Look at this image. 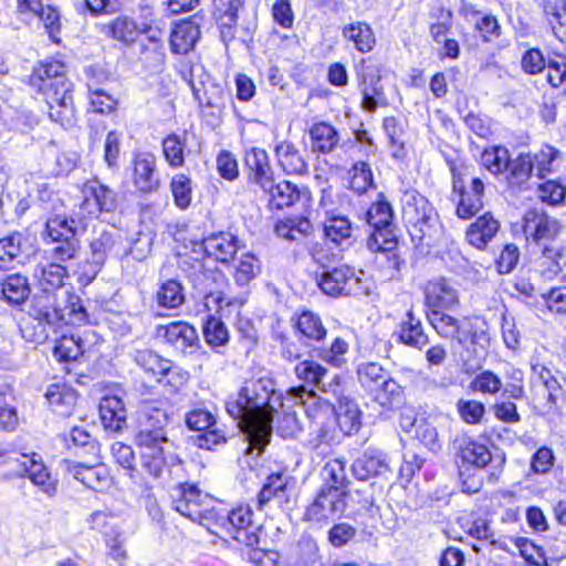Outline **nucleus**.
Masks as SVG:
<instances>
[{
    "mask_svg": "<svg viewBox=\"0 0 566 566\" xmlns=\"http://www.w3.org/2000/svg\"><path fill=\"white\" fill-rule=\"evenodd\" d=\"M283 407L282 396L269 377L247 380L237 395L226 401L227 412L240 421L249 447L247 452L258 449L260 454L270 442L274 413Z\"/></svg>",
    "mask_w": 566,
    "mask_h": 566,
    "instance_id": "nucleus-1",
    "label": "nucleus"
},
{
    "mask_svg": "<svg viewBox=\"0 0 566 566\" xmlns=\"http://www.w3.org/2000/svg\"><path fill=\"white\" fill-rule=\"evenodd\" d=\"M30 85L44 95L51 120L64 128L75 124L73 83L60 61L41 62L30 75Z\"/></svg>",
    "mask_w": 566,
    "mask_h": 566,
    "instance_id": "nucleus-2",
    "label": "nucleus"
},
{
    "mask_svg": "<svg viewBox=\"0 0 566 566\" xmlns=\"http://www.w3.org/2000/svg\"><path fill=\"white\" fill-rule=\"evenodd\" d=\"M432 327L442 338L454 343L453 353L458 355L465 373L482 367L488 355L490 337L484 332L474 331L467 318L459 319L451 315L432 314Z\"/></svg>",
    "mask_w": 566,
    "mask_h": 566,
    "instance_id": "nucleus-3",
    "label": "nucleus"
},
{
    "mask_svg": "<svg viewBox=\"0 0 566 566\" xmlns=\"http://www.w3.org/2000/svg\"><path fill=\"white\" fill-rule=\"evenodd\" d=\"M166 422L167 417L163 410L153 409V412L148 413V407L144 405V468L154 478L161 476L168 457L172 458V443L163 432Z\"/></svg>",
    "mask_w": 566,
    "mask_h": 566,
    "instance_id": "nucleus-4",
    "label": "nucleus"
},
{
    "mask_svg": "<svg viewBox=\"0 0 566 566\" xmlns=\"http://www.w3.org/2000/svg\"><path fill=\"white\" fill-rule=\"evenodd\" d=\"M168 22L164 17H158L144 7V67L151 75H159L166 65L165 39L167 36Z\"/></svg>",
    "mask_w": 566,
    "mask_h": 566,
    "instance_id": "nucleus-5",
    "label": "nucleus"
},
{
    "mask_svg": "<svg viewBox=\"0 0 566 566\" xmlns=\"http://www.w3.org/2000/svg\"><path fill=\"white\" fill-rule=\"evenodd\" d=\"M43 237L44 240L50 239L55 243L51 254L54 260L60 262L73 260L81 248L76 221L66 216L54 214L48 218Z\"/></svg>",
    "mask_w": 566,
    "mask_h": 566,
    "instance_id": "nucleus-6",
    "label": "nucleus"
},
{
    "mask_svg": "<svg viewBox=\"0 0 566 566\" xmlns=\"http://www.w3.org/2000/svg\"><path fill=\"white\" fill-rule=\"evenodd\" d=\"M457 455L463 463L471 464L476 469H489V481L496 483L503 472L505 455L496 452L492 453L489 447L471 437L461 436L454 439Z\"/></svg>",
    "mask_w": 566,
    "mask_h": 566,
    "instance_id": "nucleus-7",
    "label": "nucleus"
},
{
    "mask_svg": "<svg viewBox=\"0 0 566 566\" xmlns=\"http://www.w3.org/2000/svg\"><path fill=\"white\" fill-rule=\"evenodd\" d=\"M394 211L389 202L378 200L366 212V221L373 228L367 247L373 252L392 251L397 245Z\"/></svg>",
    "mask_w": 566,
    "mask_h": 566,
    "instance_id": "nucleus-8",
    "label": "nucleus"
},
{
    "mask_svg": "<svg viewBox=\"0 0 566 566\" xmlns=\"http://www.w3.org/2000/svg\"><path fill=\"white\" fill-rule=\"evenodd\" d=\"M30 317L36 322L33 333L29 334V327L22 329L23 337L30 342L42 344L49 338V327H54L61 321V311L56 306L55 294L42 291L31 300Z\"/></svg>",
    "mask_w": 566,
    "mask_h": 566,
    "instance_id": "nucleus-9",
    "label": "nucleus"
},
{
    "mask_svg": "<svg viewBox=\"0 0 566 566\" xmlns=\"http://www.w3.org/2000/svg\"><path fill=\"white\" fill-rule=\"evenodd\" d=\"M402 217L419 238H431L438 224V214L429 200L416 189H408L401 197Z\"/></svg>",
    "mask_w": 566,
    "mask_h": 566,
    "instance_id": "nucleus-10",
    "label": "nucleus"
},
{
    "mask_svg": "<svg viewBox=\"0 0 566 566\" xmlns=\"http://www.w3.org/2000/svg\"><path fill=\"white\" fill-rule=\"evenodd\" d=\"M174 509L191 521L208 518L212 499L196 485L180 484L171 492Z\"/></svg>",
    "mask_w": 566,
    "mask_h": 566,
    "instance_id": "nucleus-11",
    "label": "nucleus"
},
{
    "mask_svg": "<svg viewBox=\"0 0 566 566\" xmlns=\"http://www.w3.org/2000/svg\"><path fill=\"white\" fill-rule=\"evenodd\" d=\"M560 231L559 222L542 209L527 210L523 218V232L528 242L537 248L559 244L557 237Z\"/></svg>",
    "mask_w": 566,
    "mask_h": 566,
    "instance_id": "nucleus-12",
    "label": "nucleus"
},
{
    "mask_svg": "<svg viewBox=\"0 0 566 566\" xmlns=\"http://www.w3.org/2000/svg\"><path fill=\"white\" fill-rule=\"evenodd\" d=\"M154 338L166 342L184 354H195L200 347L199 335L193 326L184 321H174L154 326Z\"/></svg>",
    "mask_w": 566,
    "mask_h": 566,
    "instance_id": "nucleus-13",
    "label": "nucleus"
},
{
    "mask_svg": "<svg viewBox=\"0 0 566 566\" xmlns=\"http://www.w3.org/2000/svg\"><path fill=\"white\" fill-rule=\"evenodd\" d=\"M352 473L358 481L380 479L388 483L392 476L390 459L382 450L368 447L352 463Z\"/></svg>",
    "mask_w": 566,
    "mask_h": 566,
    "instance_id": "nucleus-14",
    "label": "nucleus"
},
{
    "mask_svg": "<svg viewBox=\"0 0 566 566\" xmlns=\"http://www.w3.org/2000/svg\"><path fill=\"white\" fill-rule=\"evenodd\" d=\"M81 192L80 211L84 217L98 218L102 213L113 212L116 209L115 192L97 178L84 182Z\"/></svg>",
    "mask_w": 566,
    "mask_h": 566,
    "instance_id": "nucleus-15",
    "label": "nucleus"
},
{
    "mask_svg": "<svg viewBox=\"0 0 566 566\" xmlns=\"http://www.w3.org/2000/svg\"><path fill=\"white\" fill-rule=\"evenodd\" d=\"M424 304L428 307L427 318L432 326V314L448 315L444 310H453L459 306V291L444 277L433 279L427 282L424 290Z\"/></svg>",
    "mask_w": 566,
    "mask_h": 566,
    "instance_id": "nucleus-16",
    "label": "nucleus"
},
{
    "mask_svg": "<svg viewBox=\"0 0 566 566\" xmlns=\"http://www.w3.org/2000/svg\"><path fill=\"white\" fill-rule=\"evenodd\" d=\"M253 511L249 505H240L233 509L222 522L227 533L238 543L248 547L259 545V534L261 530L253 523Z\"/></svg>",
    "mask_w": 566,
    "mask_h": 566,
    "instance_id": "nucleus-17",
    "label": "nucleus"
},
{
    "mask_svg": "<svg viewBox=\"0 0 566 566\" xmlns=\"http://www.w3.org/2000/svg\"><path fill=\"white\" fill-rule=\"evenodd\" d=\"M317 285L322 292L333 297L347 296L353 294L359 284L355 270L348 265L335 266L323 271L317 275Z\"/></svg>",
    "mask_w": 566,
    "mask_h": 566,
    "instance_id": "nucleus-18",
    "label": "nucleus"
},
{
    "mask_svg": "<svg viewBox=\"0 0 566 566\" xmlns=\"http://www.w3.org/2000/svg\"><path fill=\"white\" fill-rule=\"evenodd\" d=\"M451 172L453 192L458 195L457 214L461 219H470L483 207L484 184L480 178H473L470 190H467L454 166Z\"/></svg>",
    "mask_w": 566,
    "mask_h": 566,
    "instance_id": "nucleus-19",
    "label": "nucleus"
},
{
    "mask_svg": "<svg viewBox=\"0 0 566 566\" xmlns=\"http://www.w3.org/2000/svg\"><path fill=\"white\" fill-rule=\"evenodd\" d=\"M18 462L19 471L15 472L18 478L28 476L48 497L56 495L57 481L51 475L40 454L21 453Z\"/></svg>",
    "mask_w": 566,
    "mask_h": 566,
    "instance_id": "nucleus-20",
    "label": "nucleus"
},
{
    "mask_svg": "<svg viewBox=\"0 0 566 566\" xmlns=\"http://www.w3.org/2000/svg\"><path fill=\"white\" fill-rule=\"evenodd\" d=\"M346 492L322 488L316 499L306 509L305 520L323 522L339 516L346 509Z\"/></svg>",
    "mask_w": 566,
    "mask_h": 566,
    "instance_id": "nucleus-21",
    "label": "nucleus"
},
{
    "mask_svg": "<svg viewBox=\"0 0 566 566\" xmlns=\"http://www.w3.org/2000/svg\"><path fill=\"white\" fill-rule=\"evenodd\" d=\"M357 78L365 111L375 112L379 105L386 103L384 87L380 84L381 76L376 66L363 62L357 69Z\"/></svg>",
    "mask_w": 566,
    "mask_h": 566,
    "instance_id": "nucleus-22",
    "label": "nucleus"
},
{
    "mask_svg": "<svg viewBox=\"0 0 566 566\" xmlns=\"http://www.w3.org/2000/svg\"><path fill=\"white\" fill-rule=\"evenodd\" d=\"M287 399L300 405L308 419L313 422L335 418V407L327 400L319 398L313 390L304 386L293 387L287 391Z\"/></svg>",
    "mask_w": 566,
    "mask_h": 566,
    "instance_id": "nucleus-23",
    "label": "nucleus"
},
{
    "mask_svg": "<svg viewBox=\"0 0 566 566\" xmlns=\"http://www.w3.org/2000/svg\"><path fill=\"white\" fill-rule=\"evenodd\" d=\"M294 373L298 380L312 385L325 394L339 395V375H334L329 381H326L328 371L317 361L305 359L295 366Z\"/></svg>",
    "mask_w": 566,
    "mask_h": 566,
    "instance_id": "nucleus-24",
    "label": "nucleus"
},
{
    "mask_svg": "<svg viewBox=\"0 0 566 566\" xmlns=\"http://www.w3.org/2000/svg\"><path fill=\"white\" fill-rule=\"evenodd\" d=\"M293 478L284 473H273L269 475L258 495L259 507L262 509L271 500H275L280 506L287 510L291 509L293 503Z\"/></svg>",
    "mask_w": 566,
    "mask_h": 566,
    "instance_id": "nucleus-25",
    "label": "nucleus"
},
{
    "mask_svg": "<svg viewBox=\"0 0 566 566\" xmlns=\"http://www.w3.org/2000/svg\"><path fill=\"white\" fill-rule=\"evenodd\" d=\"M115 245L116 237L113 232L105 229L101 232H95L90 242V255L87 258V263L92 268L90 280H93L102 270L106 260L113 254Z\"/></svg>",
    "mask_w": 566,
    "mask_h": 566,
    "instance_id": "nucleus-26",
    "label": "nucleus"
},
{
    "mask_svg": "<svg viewBox=\"0 0 566 566\" xmlns=\"http://www.w3.org/2000/svg\"><path fill=\"white\" fill-rule=\"evenodd\" d=\"M238 238L230 232L213 233L202 241L206 254L218 262H230L238 252Z\"/></svg>",
    "mask_w": 566,
    "mask_h": 566,
    "instance_id": "nucleus-27",
    "label": "nucleus"
},
{
    "mask_svg": "<svg viewBox=\"0 0 566 566\" xmlns=\"http://www.w3.org/2000/svg\"><path fill=\"white\" fill-rule=\"evenodd\" d=\"M213 7L221 39L228 43L235 36L238 11L242 7V0H213Z\"/></svg>",
    "mask_w": 566,
    "mask_h": 566,
    "instance_id": "nucleus-28",
    "label": "nucleus"
},
{
    "mask_svg": "<svg viewBox=\"0 0 566 566\" xmlns=\"http://www.w3.org/2000/svg\"><path fill=\"white\" fill-rule=\"evenodd\" d=\"M274 153L277 165L286 175L304 176L308 174V164L293 143L289 140L277 143Z\"/></svg>",
    "mask_w": 566,
    "mask_h": 566,
    "instance_id": "nucleus-29",
    "label": "nucleus"
},
{
    "mask_svg": "<svg viewBox=\"0 0 566 566\" xmlns=\"http://www.w3.org/2000/svg\"><path fill=\"white\" fill-rule=\"evenodd\" d=\"M244 160L250 170V180L260 188L271 187V179L274 177V174L268 153L264 149L254 147L247 151Z\"/></svg>",
    "mask_w": 566,
    "mask_h": 566,
    "instance_id": "nucleus-30",
    "label": "nucleus"
},
{
    "mask_svg": "<svg viewBox=\"0 0 566 566\" xmlns=\"http://www.w3.org/2000/svg\"><path fill=\"white\" fill-rule=\"evenodd\" d=\"M28 255L29 254L23 249L22 233L13 232L0 239L1 271H9L19 264H23Z\"/></svg>",
    "mask_w": 566,
    "mask_h": 566,
    "instance_id": "nucleus-31",
    "label": "nucleus"
},
{
    "mask_svg": "<svg viewBox=\"0 0 566 566\" xmlns=\"http://www.w3.org/2000/svg\"><path fill=\"white\" fill-rule=\"evenodd\" d=\"M30 294L31 286L24 275L10 274L1 282V300L12 307H21Z\"/></svg>",
    "mask_w": 566,
    "mask_h": 566,
    "instance_id": "nucleus-32",
    "label": "nucleus"
},
{
    "mask_svg": "<svg viewBox=\"0 0 566 566\" xmlns=\"http://www.w3.org/2000/svg\"><path fill=\"white\" fill-rule=\"evenodd\" d=\"M537 249L539 255L536 260V271L544 280L551 281L563 270L560 261L564 259V249L560 244H551Z\"/></svg>",
    "mask_w": 566,
    "mask_h": 566,
    "instance_id": "nucleus-33",
    "label": "nucleus"
},
{
    "mask_svg": "<svg viewBox=\"0 0 566 566\" xmlns=\"http://www.w3.org/2000/svg\"><path fill=\"white\" fill-rule=\"evenodd\" d=\"M338 400V410L335 411V418H337L340 430L346 434L350 436L356 433L361 426V412L358 405L342 394L339 387V395L334 396Z\"/></svg>",
    "mask_w": 566,
    "mask_h": 566,
    "instance_id": "nucleus-34",
    "label": "nucleus"
},
{
    "mask_svg": "<svg viewBox=\"0 0 566 566\" xmlns=\"http://www.w3.org/2000/svg\"><path fill=\"white\" fill-rule=\"evenodd\" d=\"M64 464L67 473L88 489L99 490L108 481L106 471L101 467L85 465L74 461H65Z\"/></svg>",
    "mask_w": 566,
    "mask_h": 566,
    "instance_id": "nucleus-35",
    "label": "nucleus"
},
{
    "mask_svg": "<svg viewBox=\"0 0 566 566\" xmlns=\"http://www.w3.org/2000/svg\"><path fill=\"white\" fill-rule=\"evenodd\" d=\"M200 36V30L197 23L185 20L177 23L170 33L171 51L176 54H187L193 49Z\"/></svg>",
    "mask_w": 566,
    "mask_h": 566,
    "instance_id": "nucleus-36",
    "label": "nucleus"
},
{
    "mask_svg": "<svg viewBox=\"0 0 566 566\" xmlns=\"http://www.w3.org/2000/svg\"><path fill=\"white\" fill-rule=\"evenodd\" d=\"M44 397L53 412L63 417L72 413L77 399L76 392L72 388L60 384L50 385Z\"/></svg>",
    "mask_w": 566,
    "mask_h": 566,
    "instance_id": "nucleus-37",
    "label": "nucleus"
},
{
    "mask_svg": "<svg viewBox=\"0 0 566 566\" xmlns=\"http://www.w3.org/2000/svg\"><path fill=\"white\" fill-rule=\"evenodd\" d=\"M261 189L269 196V203L274 209L291 207L300 200L301 196L296 185L287 180L276 184L274 177L271 179V187Z\"/></svg>",
    "mask_w": 566,
    "mask_h": 566,
    "instance_id": "nucleus-38",
    "label": "nucleus"
},
{
    "mask_svg": "<svg viewBox=\"0 0 566 566\" xmlns=\"http://www.w3.org/2000/svg\"><path fill=\"white\" fill-rule=\"evenodd\" d=\"M308 134L313 153H332L339 143V135L337 129L326 122L314 124L310 128Z\"/></svg>",
    "mask_w": 566,
    "mask_h": 566,
    "instance_id": "nucleus-39",
    "label": "nucleus"
},
{
    "mask_svg": "<svg viewBox=\"0 0 566 566\" xmlns=\"http://www.w3.org/2000/svg\"><path fill=\"white\" fill-rule=\"evenodd\" d=\"M13 388L9 384H0V429L13 432L19 426V413Z\"/></svg>",
    "mask_w": 566,
    "mask_h": 566,
    "instance_id": "nucleus-40",
    "label": "nucleus"
},
{
    "mask_svg": "<svg viewBox=\"0 0 566 566\" xmlns=\"http://www.w3.org/2000/svg\"><path fill=\"white\" fill-rule=\"evenodd\" d=\"M353 224L346 216L337 214L326 210L324 221V234L326 239L336 244L350 243L353 237Z\"/></svg>",
    "mask_w": 566,
    "mask_h": 566,
    "instance_id": "nucleus-41",
    "label": "nucleus"
},
{
    "mask_svg": "<svg viewBox=\"0 0 566 566\" xmlns=\"http://www.w3.org/2000/svg\"><path fill=\"white\" fill-rule=\"evenodd\" d=\"M101 421L105 429L119 431L126 423V410L122 399L116 396L105 397L99 403Z\"/></svg>",
    "mask_w": 566,
    "mask_h": 566,
    "instance_id": "nucleus-42",
    "label": "nucleus"
},
{
    "mask_svg": "<svg viewBox=\"0 0 566 566\" xmlns=\"http://www.w3.org/2000/svg\"><path fill=\"white\" fill-rule=\"evenodd\" d=\"M499 222L489 213L480 217L467 231L468 242L478 249H483L496 234Z\"/></svg>",
    "mask_w": 566,
    "mask_h": 566,
    "instance_id": "nucleus-43",
    "label": "nucleus"
},
{
    "mask_svg": "<svg viewBox=\"0 0 566 566\" xmlns=\"http://www.w3.org/2000/svg\"><path fill=\"white\" fill-rule=\"evenodd\" d=\"M399 339L405 345L419 349L429 343L421 321L415 316L412 311L407 312L406 319L400 324Z\"/></svg>",
    "mask_w": 566,
    "mask_h": 566,
    "instance_id": "nucleus-44",
    "label": "nucleus"
},
{
    "mask_svg": "<svg viewBox=\"0 0 566 566\" xmlns=\"http://www.w3.org/2000/svg\"><path fill=\"white\" fill-rule=\"evenodd\" d=\"M543 10L554 35L566 43V0H543Z\"/></svg>",
    "mask_w": 566,
    "mask_h": 566,
    "instance_id": "nucleus-45",
    "label": "nucleus"
},
{
    "mask_svg": "<svg viewBox=\"0 0 566 566\" xmlns=\"http://www.w3.org/2000/svg\"><path fill=\"white\" fill-rule=\"evenodd\" d=\"M405 388L390 374L375 389L374 398L381 407L391 408L403 402Z\"/></svg>",
    "mask_w": 566,
    "mask_h": 566,
    "instance_id": "nucleus-46",
    "label": "nucleus"
},
{
    "mask_svg": "<svg viewBox=\"0 0 566 566\" xmlns=\"http://www.w3.org/2000/svg\"><path fill=\"white\" fill-rule=\"evenodd\" d=\"M343 36L352 41L354 46L361 53H367L375 45V35L371 28L365 22H356L343 29Z\"/></svg>",
    "mask_w": 566,
    "mask_h": 566,
    "instance_id": "nucleus-47",
    "label": "nucleus"
},
{
    "mask_svg": "<svg viewBox=\"0 0 566 566\" xmlns=\"http://www.w3.org/2000/svg\"><path fill=\"white\" fill-rule=\"evenodd\" d=\"M84 343L75 335H62L55 340L52 353L60 363L76 360L84 354Z\"/></svg>",
    "mask_w": 566,
    "mask_h": 566,
    "instance_id": "nucleus-48",
    "label": "nucleus"
},
{
    "mask_svg": "<svg viewBox=\"0 0 566 566\" xmlns=\"http://www.w3.org/2000/svg\"><path fill=\"white\" fill-rule=\"evenodd\" d=\"M297 332L310 340L319 342L326 336V328L321 317L312 311H303L295 322Z\"/></svg>",
    "mask_w": 566,
    "mask_h": 566,
    "instance_id": "nucleus-49",
    "label": "nucleus"
},
{
    "mask_svg": "<svg viewBox=\"0 0 566 566\" xmlns=\"http://www.w3.org/2000/svg\"><path fill=\"white\" fill-rule=\"evenodd\" d=\"M67 324L82 326L86 324H94L95 321L88 314L86 306L80 296L70 294L65 307L61 311V321Z\"/></svg>",
    "mask_w": 566,
    "mask_h": 566,
    "instance_id": "nucleus-50",
    "label": "nucleus"
},
{
    "mask_svg": "<svg viewBox=\"0 0 566 566\" xmlns=\"http://www.w3.org/2000/svg\"><path fill=\"white\" fill-rule=\"evenodd\" d=\"M66 274V268L55 262L38 266L35 270V276L43 287L42 291L51 292L52 290L63 286Z\"/></svg>",
    "mask_w": 566,
    "mask_h": 566,
    "instance_id": "nucleus-51",
    "label": "nucleus"
},
{
    "mask_svg": "<svg viewBox=\"0 0 566 566\" xmlns=\"http://www.w3.org/2000/svg\"><path fill=\"white\" fill-rule=\"evenodd\" d=\"M171 369V361L149 350L144 353V381L163 382Z\"/></svg>",
    "mask_w": 566,
    "mask_h": 566,
    "instance_id": "nucleus-52",
    "label": "nucleus"
},
{
    "mask_svg": "<svg viewBox=\"0 0 566 566\" xmlns=\"http://www.w3.org/2000/svg\"><path fill=\"white\" fill-rule=\"evenodd\" d=\"M323 475L326 484L323 489L337 490L338 492H346L349 480L346 474L345 462L339 459L328 461L323 468Z\"/></svg>",
    "mask_w": 566,
    "mask_h": 566,
    "instance_id": "nucleus-53",
    "label": "nucleus"
},
{
    "mask_svg": "<svg viewBox=\"0 0 566 566\" xmlns=\"http://www.w3.org/2000/svg\"><path fill=\"white\" fill-rule=\"evenodd\" d=\"M509 150L501 146H494L484 151L481 155V164L482 166L493 174L497 176L507 170L509 167Z\"/></svg>",
    "mask_w": 566,
    "mask_h": 566,
    "instance_id": "nucleus-54",
    "label": "nucleus"
},
{
    "mask_svg": "<svg viewBox=\"0 0 566 566\" xmlns=\"http://www.w3.org/2000/svg\"><path fill=\"white\" fill-rule=\"evenodd\" d=\"M388 375L389 373L378 363H361L357 367L358 381L373 392Z\"/></svg>",
    "mask_w": 566,
    "mask_h": 566,
    "instance_id": "nucleus-55",
    "label": "nucleus"
},
{
    "mask_svg": "<svg viewBox=\"0 0 566 566\" xmlns=\"http://www.w3.org/2000/svg\"><path fill=\"white\" fill-rule=\"evenodd\" d=\"M261 272L259 259L251 253L243 254L235 265L234 280L238 285L249 284Z\"/></svg>",
    "mask_w": 566,
    "mask_h": 566,
    "instance_id": "nucleus-56",
    "label": "nucleus"
},
{
    "mask_svg": "<svg viewBox=\"0 0 566 566\" xmlns=\"http://www.w3.org/2000/svg\"><path fill=\"white\" fill-rule=\"evenodd\" d=\"M157 302L167 308H177L185 302L181 284L176 280L163 283L157 292Z\"/></svg>",
    "mask_w": 566,
    "mask_h": 566,
    "instance_id": "nucleus-57",
    "label": "nucleus"
},
{
    "mask_svg": "<svg viewBox=\"0 0 566 566\" xmlns=\"http://www.w3.org/2000/svg\"><path fill=\"white\" fill-rule=\"evenodd\" d=\"M203 336L211 347L226 346L229 342V332L226 324L218 317L208 316L203 324Z\"/></svg>",
    "mask_w": 566,
    "mask_h": 566,
    "instance_id": "nucleus-58",
    "label": "nucleus"
},
{
    "mask_svg": "<svg viewBox=\"0 0 566 566\" xmlns=\"http://www.w3.org/2000/svg\"><path fill=\"white\" fill-rule=\"evenodd\" d=\"M382 127L390 144L396 147L392 151V156L396 158H402L406 155V132L403 130L401 123L395 117H386L384 119Z\"/></svg>",
    "mask_w": 566,
    "mask_h": 566,
    "instance_id": "nucleus-59",
    "label": "nucleus"
},
{
    "mask_svg": "<svg viewBox=\"0 0 566 566\" xmlns=\"http://www.w3.org/2000/svg\"><path fill=\"white\" fill-rule=\"evenodd\" d=\"M506 171H509L506 179L510 184H523L534 172L532 166V156L530 154H522L515 160H511L509 158V167Z\"/></svg>",
    "mask_w": 566,
    "mask_h": 566,
    "instance_id": "nucleus-60",
    "label": "nucleus"
},
{
    "mask_svg": "<svg viewBox=\"0 0 566 566\" xmlns=\"http://www.w3.org/2000/svg\"><path fill=\"white\" fill-rule=\"evenodd\" d=\"M106 29L107 34L126 43L134 42L139 35L136 23L127 17L117 18Z\"/></svg>",
    "mask_w": 566,
    "mask_h": 566,
    "instance_id": "nucleus-61",
    "label": "nucleus"
},
{
    "mask_svg": "<svg viewBox=\"0 0 566 566\" xmlns=\"http://www.w3.org/2000/svg\"><path fill=\"white\" fill-rule=\"evenodd\" d=\"M176 206L186 210L192 200L191 180L184 174L176 175L170 182Z\"/></svg>",
    "mask_w": 566,
    "mask_h": 566,
    "instance_id": "nucleus-62",
    "label": "nucleus"
},
{
    "mask_svg": "<svg viewBox=\"0 0 566 566\" xmlns=\"http://www.w3.org/2000/svg\"><path fill=\"white\" fill-rule=\"evenodd\" d=\"M518 549L520 555L528 563L530 566L546 565L545 553L542 547L535 545L531 539L525 537H516L511 539Z\"/></svg>",
    "mask_w": 566,
    "mask_h": 566,
    "instance_id": "nucleus-63",
    "label": "nucleus"
},
{
    "mask_svg": "<svg viewBox=\"0 0 566 566\" xmlns=\"http://www.w3.org/2000/svg\"><path fill=\"white\" fill-rule=\"evenodd\" d=\"M558 155L559 151L557 149L552 146H545L532 156V166L536 177L543 179L547 174L552 172L554 170V163Z\"/></svg>",
    "mask_w": 566,
    "mask_h": 566,
    "instance_id": "nucleus-64",
    "label": "nucleus"
}]
</instances>
